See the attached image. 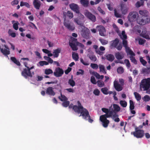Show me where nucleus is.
Segmentation results:
<instances>
[{"label": "nucleus", "instance_id": "41", "mask_svg": "<svg viewBox=\"0 0 150 150\" xmlns=\"http://www.w3.org/2000/svg\"><path fill=\"white\" fill-rule=\"evenodd\" d=\"M72 57L73 59L76 61H77L78 60L79 56L78 54L75 53H72Z\"/></svg>", "mask_w": 150, "mask_h": 150}, {"label": "nucleus", "instance_id": "28", "mask_svg": "<svg viewBox=\"0 0 150 150\" xmlns=\"http://www.w3.org/2000/svg\"><path fill=\"white\" fill-rule=\"evenodd\" d=\"M11 59L14 63L18 66H20L21 64L18 60H17L15 57H11Z\"/></svg>", "mask_w": 150, "mask_h": 150}, {"label": "nucleus", "instance_id": "11", "mask_svg": "<svg viewBox=\"0 0 150 150\" xmlns=\"http://www.w3.org/2000/svg\"><path fill=\"white\" fill-rule=\"evenodd\" d=\"M64 16L65 17L64 24L65 26L69 30H73L75 29V27L74 25H71L69 23L68 21L66 20V13H63Z\"/></svg>", "mask_w": 150, "mask_h": 150}, {"label": "nucleus", "instance_id": "59", "mask_svg": "<svg viewBox=\"0 0 150 150\" xmlns=\"http://www.w3.org/2000/svg\"><path fill=\"white\" fill-rule=\"evenodd\" d=\"M97 9L98 11L101 13L102 14L104 15L105 14V11L102 9L100 7H98Z\"/></svg>", "mask_w": 150, "mask_h": 150}, {"label": "nucleus", "instance_id": "10", "mask_svg": "<svg viewBox=\"0 0 150 150\" xmlns=\"http://www.w3.org/2000/svg\"><path fill=\"white\" fill-rule=\"evenodd\" d=\"M131 134L137 138H140L144 136V132L143 130L136 129L135 132H132Z\"/></svg>", "mask_w": 150, "mask_h": 150}, {"label": "nucleus", "instance_id": "46", "mask_svg": "<svg viewBox=\"0 0 150 150\" xmlns=\"http://www.w3.org/2000/svg\"><path fill=\"white\" fill-rule=\"evenodd\" d=\"M129 108L130 110H133L134 108V103L131 100H129Z\"/></svg>", "mask_w": 150, "mask_h": 150}, {"label": "nucleus", "instance_id": "42", "mask_svg": "<svg viewBox=\"0 0 150 150\" xmlns=\"http://www.w3.org/2000/svg\"><path fill=\"white\" fill-rule=\"evenodd\" d=\"M90 73L91 74L94 75L97 79H100V75L96 72L93 71H90Z\"/></svg>", "mask_w": 150, "mask_h": 150}, {"label": "nucleus", "instance_id": "21", "mask_svg": "<svg viewBox=\"0 0 150 150\" xmlns=\"http://www.w3.org/2000/svg\"><path fill=\"white\" fill-rule=\"evenodd\" d=\"M116 58L118 59H122L124 57V54L122 52H117L115 53Z\"/></svg>", "mask_w": 150, "mask_h": 150}, {"label": "nucleus", "instance_id": "57", "mask_svg": "<svg viewBox=\"0 0 150 150\" xmlns=\"http://www.w3.org/2000/svg\"><path fill=\"white\" fill-rule=\"evenodd\" d=\"M67 16L70 18H72L73 17V14L72 13H71L68 11L67 12Z\"/></svg>", "mask_w": 150, "mask_h": 150}, {"label": "nucleus", "instance_id": "48", "mask_svg": "<svg viewBox=\"0 0 150 150\" xmlns=\"http://www.w3.org/2000/svg\"><path fill=\"white\" fill-rule=\"evenodd\" d=\"M20 5L21 6H25L28 8L30 7V5L28 4V3L25 2H23V1H21L20 3Z\"/></svg>", "mask_w": 150, "mask_h": 150}, {"label": "nucleus", "instance_id": "37", "mask_svg": "<svg viewBox=\"0 0 150 150\" xmlns=\"http://www.w3.org/2000/svg\"><path fill=\"white\" fill-rule=\"evenodd\" d=\"M120 104L123 108L126 107L127 105V103L125 100H121L120 101Z\"/></svg>", "mask_w": 150, "mask_h": 150}, {"label": "nucleus", "instance_id": "29", "mask_svg": "<svg viewBox=\"0 0 150 150\" xmlns=\"http://www.w3.org/2000/svg\"><path fill=\"white\" fill-rule=\"evenodd\" d=\"M93 47L95 50V51L97 54L100 55H102L104 53L103 52L100 51L98 49V46L97 45H94Z\"/></svg>", "mask_w": 150, "mask_h": 150}, {"label": "nucleus", "instance_id": "8", "mask_svg": "<svg viewBox=\"0 0 150 150\" xmlns=\"http://www.w3.org/2000/svg\"><path fill=\"white\" fill-rule=\"evenodd\" d=\"M138 14L135 12H131L129 13L128 16V19L130 22H133L136 21L138 18Z\"/></svg>", "mask_w": 150, "mask_h": 150}, {"label": "nucleus", "instance_id": "9", "mask_svg": "<svg viewBox=\"0 0 150 150\" xmlns=\"http://www.w3.org/2000/svg\"><path fill=\"white\" fill-rule=\"evenodd\" d=\"M0 49L1 52L4 55L8 57V55L10 54V52L9 48L6 45H0Z\"/></svg>", "mask_w": 150, "mask_h": 150}, {"label": "nucleus", "instance_id": "51", "mask_svg": "<svg viewBox=\"0 0 150 150\" xmlns=\"http://www.w3.org/2000/svg\"><path fill=\"white\" fill-rule=\"evenodd\" d=\"M144 4V1H141V2L138 1L136 4L135 6L137 7H139L140 6L143 5Z\"/></svg>", "mask_w": 150, "mask_h": 150}, {"label": "nucleus", "instance_id": "12", "mask_svg": "<svg viewBox=\"0 0 150 150\" xmlns=\"http://www.w3.org/2000/svg\"><path fill=\"white\" fill-rule=\"evenodd\" d=\"M112 109V116H115V112H118L120 111V107L117 105L114 104L111 105L110 107Z\"/></svg>", "mask_w": 150, "mask_h": 150}, {"label": "nucleus", "instance_id": "61", "mask_svg": "<svg viewBox=\"0 0 150 150\" xmlns=\"http://www.w3.org/2000/svg\"><path fill=\"white\" fill-rule=\"evenodd\" d=\"M124 62L126 66L128 68H129L130 67V65L129 60L128 59H126L125 60Z\"/></svg>", "mask_w": 150, "mask_h": 150}, {"label": "nucleus", "instance_id": "2", "mask_svg": "<svg viewBox=\"0 0 150 150\" xmlns=\"http://www.w3.org/2000/svg\"><path fill=\"white\" fill-rule=\"evenodd\" d=\"M78 18L74 19V22L77 24L80 25L81 29V35L84 38H86L90 33L89 29L83 25L84 23V16L80 13H78Z\"/></svg>", "mask_w": 150, "mask_h": 150}, {"label": "nucleus", "instance_id": "45", "mask_svg": "<svg viewBox=\"0 0 150 150\" xmlns=\"http://www.w3.org/2000/svg\"><path fill=\"white\" fill-rule=\"evenodd\" d=\"M119 11L118 10H114V13L115 16L117 18H120L122 16V15L121 14H119Z\"/></svg>", "mask_w": 150, "mask_h": 150}, {"label": "nucleus", "instance_id": "50", "mask_svg": "<svg viewBox=\"0 0 150 150\" xmlns=\"http://www.w3.org/2000/svg\"><path fill=\"white\" fill-rule=\"evenodd\" d=\"M97 83L98 86L100 87H102L104 86V83L103 81L100 80L97 81Z\"/></svg>", "mask_w": 150, "mask_h": 150}, {"label": "nucleus", "instance_id": "33", "mask_svg": "<svg viewBox=\"0 0 150 150\" xmlns=\"http://www.w3.org/2000/svg\"><path fill=\"white\" fill-rule=\"evenodd\" d=\"M80 3L83 6L86 7L88 4V1L87 0H80Z\"/></svg>", "mask_w": 150, "mask_h": 150}, {"label": "nucleus", "instance_id": "38", "mask_svg": "<svg viewBox=\"0 0 150 150\" xmlns=\"http://www.w3.org/2000/svg\"><path fill=\"white\" fill-rule=\"evenodd\" d=\"M134 95L137 101H139L141 100V96L138 93L136 92H134Z\"/></svg>", "mask_w": 150, "mask_h": 150}, {"label": "nucleus", "instance_id": "60", "mask_svg": "<svg viewBox=\"0 0 150 150\" xmlns=\"http://www.w3.org/2000/svg\"><path fill=\"white\" fill-rule=\"evenodd\" d=\"M140 60L142 64L145 66L146 65V62L145 60H144L142 57H141L140 58Z\"/></svg>", "mask_w": 150, "mask_h": 150}, {"label": "nucleus", "instance_id": "26", "mask_svg": "<svg viewBox=\"0 0 150 150\" xmlns=\"http://www.w3.org/2000/svg\"><path fill=\"white\" fill-rule=\"evenodd\" d=\"M128 55H130V60L133 63L135 64H137V62L135 58L134 57L135 56V54L134 53V55H132V54H130L129 53H127Z\"/></svg>", "mask_w": 150, "mask_h": 150}, {"label": "nucleus", "instance_id": "17", "mask_svg": "<svg viewBox=\"0 0 150 150\" xmlns=\"http://www.w3.org/2000/svg\"><path fill=\"white\" fill-rule=\"evenodd\" d=\"M114 85L115 89L118 91H120L122 89V87L121 85L118 83L117 81L115 80L114 82Z\"/></svg>", "mask_w": 150, "mask_h": 150}, {"label": "nucleus", "instance_id": "32", "mask_svg": "<svg viewBox=\"0 0 150 150\" xmlns=\"http://www.w3.org/2000/svg\"><path fill=\"white\" fill-rule=\"evenodd\" d=\"M88 55L91 60L93 62H95L96 61L97 58L95 55L92 54H88Z\"/></svg>", "mask_w": 150, "mask_h": 150}, {"label": "nucleus", "instance_id": "36", "mask_svg": "<svg viewBox=\"0 0 150 150\" xmlns=\"http://www.w3.org/2000/svg\"><path fill=\"white\" fill-rule=\"evenodd\" d=\"M59 98L62 101H65L67 100V98L64 95L61 93V96L59 97Z\"/></svg>", "mask_w": 150, "mask_h": 150}, {"label": "nucleus", "instance_id": "5", "mask_svg": "<svg viewBox=\"0 0 150 150\" xmlns=\"http://www.w3.org/2000/svg\"><path fill=\"white\" fill-rule=\"evenodd\" d=\"M150 78L144 79L140 84V89L141 91H146V93L150 94Z\"/></svg>", "mask_w": 150, "mask_h": 150}, {"label": "nucleus", "instance_id": "47", "mask_svg": "<svg viewBox=\"0 0 150 150\" xmlns=\"http://www.w3.org/2000/svg\"><path fill=\"white\" fill-rule=\"evenodd\" d=\"M91 67L93 69H97L99 67V65H98L97 64L95 63H91L90 64Z\"/></svg>", "mask_w": 150, "mask_h": 150}, {"label": "nucleus", "instance_id": "19", "mask_svg": "<svg viewBox=\"0 0 150 150\" xmlns=\"http://www.w3.org/2000/svg\"><path fill=\"white\" fill-rule=\"evenodd\" d=\"M33 4L36 9H39L41 5V3L39 0H34L33 1Z\"/></svg>", "mask_w": 150, "mask_h": 150}, {"label": "nucleus", "instance_id": "31", "mask_svg": "<svg viewBox=\"0 0 150 150\" xmlns=\"http://www.w3.org/2000/svg\"><path fill=\"white\" fill-rule=\"evenodd\" d=\"M146 31L145 30L142 31L141 33V35L144 38L149 39V37L148 35L146 34Z\"/></svg>", "mask_w": 150, "mask_h": 150}, {"label": "nucleus", "instance_id": "16", "mask_svg": "<svg viewBox=\"0 0 150 150\" xmlns=\"http://www.w3.org/2000/svg\"><path fill=\"white\" fill-rule=\"evenodd\" d=\"M63 70L60 68L58 67L56 69L54 74L55 76L57 77H60L63 74Z\"/></svg>", "mask_w": 150, "mask_h": 150}, {"label": "nucleus", "instance_id": "34", "mask_svg": "<svg viewBox=\"0 0 150 150\" xmlns=\"http://www.w3.org/2000/svg\"><path fill=\"white\" fill-rule=\"evenodd\" d=\"M73 77L72 76L71 78L69 80L68 83L71 86L73 87L75 85V83L73 79Z\"/></svg>", "mask_w": 150, "mask_h": 150}, {"label": "nucleus", "instance_id": "44", "mask_svg": "<svg viewBox=\"0 0 150 150\" xmlns=\"http://www.w3.org/2000/svg\"><path fill=\"white\" fill-rule=\"evenodd\" d=\"M101 91L102 92L105 94L107 95L108 94V89L107 88H102Z\"/></svg>", "mask_w": 150, "mask_h": 150}, {"label": "nucleus", "instance_id": "52", "mask_svg": "<svg viewBox=\"0 0 150 150\" xmlns=\"http://www.w3.org/2000/svg\"><path fill=\"white\" fill-rule=\"evenodd\" d=\"M127 10L128 9L126 7L124 6L122 7L121 11L122 14H126L127 13Z\"/></svg>", "mask_w": 150, "mask_h": 150}, {"label": "nucleus", "instance_id": "7", "mask_svg": "<svg viewBox=\"0 0 150 150\" xmlns=\"http://www.w3.org/2000/svg\"><path fill=\"white\" fill-rule=\"evenodd\" d=\"M24 64L25 66L27 68V69H24L22 72V75L26 78L28 76L32 77L34 74L33 72H31L30 70L34 67L33 66L30 68L28 66L27 63L26 62H24Z\"/></svg>", "mask_w": 150, "mask_h": 150}, {"label": "nucleus", "instance_id": "15", "mask_svg": "<svg viewBox=\"0 0 150 150\" xmlns=\"http://www.w3.org/2000/svg\"><path fill=\"white\" fill-rule=\"evenodd\" d=\"M71 40H72V42H69V45L71 47L72 49L73 50H76L78 48L76 45V42L77 41V39L73 38H71Z\"/></svg>", "mask_w": 150, "mask_h": 150}, {"label": "nucleus", "instance_id": "64", "mask_svg": "<svg viewBox=\"0 0 150 150\" xmlns=\"http://www.w3.org/2000/svg\"><path fill=\"white\" fill-rule=\"evenodd\" d=\"M84 71L82 69H79V71L76 73L77 75H79V74L83 75V74Z\"/></svg>", "mask_w": 150, "mask_h": 150}, {"label": "nucleus", "instance_id": "25", "mask_svg": "<svg viewBox=\"0 0 150 150\" xmlns=\"http://www.w3.org/2000/svg\"><path fill=\"white\" fill-rule=\"evenodd\" d=\"M119 40L117 39H116L112 41L111 42V46L115 47L119 44Z\"/></svg>", "mask_w": 150, "mask_h": 150}, {"label": "nucleus", "instance_id": "20", "mask_svg": "<svg viewBox=\"0 0 150 150\" xmlns=\"http://www.w3.org/2000/svg\"><path fill=\"white\" fill-rule=\"evenodd\" d=\"M61 49L58 48L53 50V55L54 57H57L59 55V54L60 52Z\"/></svg>", "mask_w": 150, "mask_h": 150}, {"label": "nucleus", "instance_id": "43", "mask_svg": "<svg viewBox=\"0 0 150 150\" xmlns=\"http://www.w3.org/2000/svg\"><path fill=\"white\" fill-rule=\"evenodd\" d=\"M142 99L144 101H149L150 100V97L148 95H146L142 98Z\"/></svg>", "mask_w": 150, "mask_h": 150}, {"label": "nucleus", "instance_id": "55", "mask_svg": "<svg viewBox=\"0 0 150 150\" xmlns=\"http://www.w3.org/2000/svg\"><path fill=\"white\" fill-rule=\"evenodd\" d=\"M52 73V71L50 69H46L45 70V73L46 74H49Z\"/></svg>", "mask_w": 150, "mask_h": 150}, {"label": "nucleus", "instance_id": "62", "mask_svg": "<svg viewBox=\"0 0 150 150\" xmlns=\"http://www.w3.org/2000/svg\"><path fill=\"white\" fill-rule=\"evenodd\" d=\"M100 93V91L98 89H96L93 91V93L96 95L98 96Z\"/></svg>", "mask_w": 150, "mask_h": 150}, {"label": "nucleus", "instance_id": "24", "mask_svg": "<svg viewBox=\"0 0 150 150\" xmlns=\"http://www.w3.org/2000/svg\"><path fill=\"white\" fill-rule=\"evenodd\" d=\"M99 67L100 69V71L103 74H106V71L105 68L104 66L101 64L99 65Z\"/></svg>", "mask_w": 150, "mask_h": 150}, {"label": "nucleus", "instance_id": "1", "mask_svg": "<svg viewBox=\"0 0 150 150\" xmlns=\"http://www.w3.org/2000/svg\"><path fill=\"white\" fill-rule=\"evenodd\" d=\"M78 106L76 105L73 106V104H71L69 106V108L73 107V109L75 112H81L80 116H82L83 118L86 120H88L89 122L92 123L93 120L90 118V116L89 115L88 111L86 109L83 108L81 105L79 101L78 102Z\"/></svg>", "mask_w": 150, "mask_h": 150}, {"label": "nucleus", "instance_id": "54", "mask_svg": "<svg viewBox=\"0 0 150 150\" xmlns=\"http://www.w3.org/2000/svg\"><path fill=\"white\" fill-rule=\"evenodd\" d=\"M117 71L118 73L119 74H122L124 72V69L123 67H120L117 68Z\"/></svg>", "mask_w": 150, "mask_h": 150}, {"label": "nucleus", "instance_id": "58", "mask_svg": "<svg viewBox=\"0 0 150 150\" xmlns=\"http://www.w3.org/2000/svg\"><path fill=\"white\" fill-rule=\"evenodd\" d=\"M64 102L62 103V105L64 107H67L69 105V101H64Z\"/></svg>", "mask_w": 150, "mask_h": 150}, {"label": "nucleus", "instance_id": "18", "mask_svg": "<svg viewBox=\"0 0 150 150\" xmlns=\"http://www.w3.org/2000/svg\"><path fill=\"white\" fill-rule=\"evenodd\" d=\"M71 9L75 11L76 13H78L79 12V8L78 5L74 4H72L69 5Z\"/></svg>", "mask_w": 150, "mask_h": 150}, {"label": "nucleus", "instance_id": "39", "mask_svg": "<svg viewBox=\"0 0 150 150\" xmlns=\"http://www.w3.org/2000/svg\"><path fill=\"white\" fill-rule=\"evenodd\" d=\"M136 42L138 41L139 44L140 45H142L144 44L145 42V40L139 38H136L135 39Z\"/></svg>", "mask_w": 150, "mask_h": 150}, {"label": "nucleus", "instance_id": "6", "mask_svg": "<svg viewBox=\"0 0 150 150\" xmlns=\"http://www.w3.org/2000/svg\"><path fill=\"white\" fill-rule=\"evenodd\" d=\"M121 38L123 40V44L124 46L125 47L126 51L127 53H129L130 54L134 55V52L130 49V48L127 46V41L125 40L127 39V36L125 34V31H123L121 34L120 35Z\"/></svg>", "mask_w": 150, "mask_h": 150}, {"label": "nucleus", "instance_id": "27", "mask_svg": "<svg viewBox=\"0 0 150 150\" xmlns=\"http://www.w3.org/2000/svg\"><path fill=\"white\" fill-rule=\"evenodd\" d=\"M12 23L13 24V27L14 29L16 30H18V25L19 24V23L18 21H13Z\"/></svg>", "mask_w": 150, "mask_h": 150}, {"label": "nucleus", "instance_id": "4", "mask_svg": "<svg viewBox=\"0 0 150 150\" xmlns=\"http://www.w3.org/2000/svg\"><path fill=\"white\" fill-rule=\"evenodd\" d=\"M101 110L103 112L106 113V114L101 115L100 117V120L102 122L103 126L105 127H106L109 122V121L106 118L112 117V109L110 107L109 109L103 108H102Z\"/></svg>", "mask_w": 150, "mask_h": 150}, {"label": "nucleus", "instance_id": "56", "mask_svg": "<svg viewBox=\"0 0 150 150\" xmlns=\"http://www.w3.org/2000/svg\"><path fill=\"white\" fill-rule=\"evenodd\" d=\"M28 26H30L32 28H34L36 29H37V27L32 22H30L29 23Z\"/></svg>", "mask_w": 150, "mask_h": 150}, {"label": "nucleus", "instance_id": "35", "mask_svg": "<svg viewBox=\"0 0 150 150\" xmlns=\"http://www.w3.org/2000/svg\"><path fill=\"white\" fill-rule=\"evenodd\" d=\"M80 61L84 65L88 66L89 65V63L88 61L83 59L82 58L80 59Z\"/></svg>", "mask_w": 150, "mask_h": 150}, {"label": "nucleus", "instance_id": "22", "mask_svg": "<svg viewBox=\"0 0 150 150\" xmlns=\"http://www.w3.org/2000/svg\"><path fill=\"white\" fill-rule=\"evenodd\" d=\"M46 93L49 95L52 96H54L55 95V93L53 90V88L52 87H49L47 88L46 90Z\"/></svg>", "mask_w": 150, "mask_h": 150}, {"label": "nucleus", "instance_id": "49", "mask_svg": "<svg viewBox=\"0 0 150 150\" xmlns=\"http://www.w3.org/2000/svg\"><path fill=\"white\" fill-rule=\"evenodd\" d=\"M40 65L41 66H43L44 65H47L49 63L45 61H41L39 63Z\"/></svg>", "mask_w": 150, "mask_h": 150}, {"label": "nucleus", "instance_id": "63", "mask_svg": "<svg viewBox=\"0 0 150 150\" xmlns=\"http://www.w3.org/2000/svg\"><path fill=\"white\" fill-rule=\"evenodd\" d=\"M91 81L92 83L94 84H96V83L95 78L94 76H91Z\"/></svg>", "mask_w": 150, "mask_h": 150}, {"label": "nucleus", "instance_id": "13", "mask_svg": "<svg viewBox=\"0 0 150 150\" xmlns=\"http://www.w3.org/2000/svg\"><path fill=\"white\" fill-rule=\"evenodd\" d=\"M84 14L87 18L92 21L95 22L96 21V17L88 11L85 10L84 12Z\"/></svg>", "mask_w": 150, "mask_h": 150}, {"label": "nucleus", "instance_id": "30", "mask_svg": "<svg viewBox=\"0 0 150 150\" xmlns=\"http://www.w3.org/2000/svg\"><path fill=\"white\" fill-rule=\"evenodd\" d=\"M142 74L146 75L150 73V69L148 68H143L141 71Z\"/></svg>", "mask_w": 150, "mask_h": 150}, {"label": "nucleus", "instance_id": "23", "mask_svg": "<svg viewBox=\"0 0 150 150\" xmlns=\"http://www.w3.org/2000/svg\"><path fill=\"white\" fill-rule=\"evenodd\" d=\"M105 57L106 59L110 62H112L115 58L114 56L111 54L105 55Z\"/></svg>", "mask_w": 150, "mask_h": 150}, {"label": "nucleus", "instance_id": "3", "mask_svg": "<svg viewBox=\"0 0 150 150\" xmlns=\"http://www.w3.org/2000/svg\"><path fill=\"white\" fill-rule=\"evenodd\" d=\"M139 12L140 15H138L137 19L138 24L144 25L150 22V18L148 17V12L146 10H140Z\"/></svg>", "mask_w": 150, "mask_h": 150}, {"label": "nucleus", "instance_id": "40", "mask_svg": "<svg viewBox=\"0 0 150 150\" xmlns=\"http://www.w3.org/2000/svg\"><path fill=\"white\" fill-rule=\"evenodd\" d=\"M8 33L9 35L11 36L12 37L14 38L16 37V33L14 32H13L12 30L11 29H9L8 31Z\"/></svg>", "mask_w": 150, "mask_h": 150}, {"label": "nucleus", "instance_id": "14", "mask_svg": "<svg viewBox=\"0 0 150 150\" xmlns=\"http://www.w3.org/2000/svg\"><path fill=\"white\" fill-rule=\"evenodd\" d=\"M99 31V34L101 36H105V30L104 27L102 25L97 26L96 27Z\"/></svg>", "mask_w": 150, "mask_h": 150}, {"label": "nucleus", "instance_id": "53", "mask_svg": "<svg viewBox=\"0 0 150 150\" xmlns=\"http://www.w3.org/2000/svg\"><path fill=\"white\" fill-rule=\"evenodd\" d=\"M100 42L103 45H105L108 44V42L107 40L104 39H100L99 40Z\"/></svg>", "mask_w": 150, "mask_h": 150}]
</instances>
